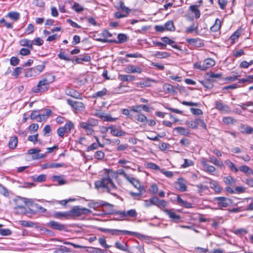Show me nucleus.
<instances>
[{"instance_id":"1","label":"nucleus","mask_w":253,"mask_h":253,"mask_svg":"<svg viewBox=\"0 0 253 253\" xmlns=\"http://www.w3.org/2000/svg\"><path fill=\"white\" fill-rule=\"evenodd\" d=\"M54 76H52L51 80H48L47 78L43 79L40 81L36 86L32 88V91L34 92H40L46 91L48 89L49 84L54 81Z\"/></svg>"},{"instance_id":"2","label":"nucleus","mask_w":253,"mask_h":253,"mask_svg":"<svg viewBox=\"0 0 253 253\" xmlns=\"http://www.w3.org/2000/svg\"><path fill=\"white\" fill-rule=\"evenodd\" d=\"M68 216L69 219L74 218L78 217L82 214H88L91 212V211L85 208H80V206H77L74 207L72 210L68 211Z\"/></svg>"},{"instance_id":"3","label":"nucleus","mask_w":253,"mask_h":253,"mask_svg":"<svg viewBox=\"0 0 253 253\" xmlns=\"http://www.w3.org/2000/svg\"><path fill=\"white\" fill-rule=\"evenodd\" d=\"M111 181V178L108 174L106 177H103L102 178L101 180H97L95 182V187L96 188H103L106 189L107 192L110 193L111 194L114 195V196H117V195L116 194L113 193L111 192L110 189L108 187V184Z\"/></svg>"},{"instance_id":"4","label":"nucleus","mask_w":253,"mask_h":253,"mask_svg":"<svg viewBox=\"0 0 253 253\" xmlns=\"http://www.w3.org/2000/svg\"><path fill=\"white\" fill-rule=\"evenodd\" d=\"M214 201H217V205L220 209L226 208L232 203V200L224 197H216L214 198Z\"/></svg>"},{"instance_id":"5","label":"nucleus","mask_w":253,"mask_h":253,"mask_svg":"<svg viewBox=\"0 0 253 253\" xmlns=\"http://www.w3.org/2000/svg\"><path fill=\"white\" fill-rule=\"evenodd\" d=\"M163 211L167 214L169 218L173 221L176 223H178L181 219V216L179 215L176 214L174 211V209H165Z\"/></svg>"},{"instance_id":"6","label":"nucleus","mask_w":253,"mask_h":253,"mask_svg":"<svg viewBox=\"0 0 253 253\" xmlns=\"http://www.w3.org/2000/svg\"><path fill=\"white\" fill-rule=\"evenodd\" d=\"M48 227L52 228L54 230H57L59 231L66 230V225L61 224L58 222L55 221H50L47 223Z\"/></svg>"},{"instance_id":"7","label":"nucleus","mask_w":253,"mask_h":253,"mask_svg":"<svg viewBox=\"0 0 253 253\" xmlns=\"http://www.w3.org/2000/svg\"><path fill=\"white\" fill-rule=\"evenodd\" d=\"M29 213L36 214L38 212L44 213L46 210L38 204H31V208H29Z\"/></svg>"},{"instance_id":"8","label":"nucleus","mask_w":253,"mask_h":253,"mask_svg":"<svg viewBox=\"0 0 253 253\" xmlns=\"http://www.w3.org/2000/svg\"><path fill=\"white\" fill-rule=\"evenodd\" d=\"M67 101L68 104L75 110L82 111L84 108V104L81 102L74 101L70 99H68Z\"/></svg>"},{"instance_id":"9","label":"nucleus","mask_w":253,"mask_h":253,"mask_svg":"<svg viewBox=\"0 0 253 253\" xmlns=\"http://www.w3.org/2000/svg\"><path fill=\"white\" fill-rule=\"evenodd\" d=\"M13 201L15 204L14 208H19V207L24 206V205L28 203L31 202L30 199L21 197H18L17 198L14 199Z\"/></svg>"},{"instance_id":"10","label":"nucleus","mask_w":253,"mask_h":253,"mask_svg":"<svg viewBox=\"0 0 253 253\" xmlns=\"http://www.w3.org/2000/svg\"><path fill=\"white\" fill-rule=\"evenodd\" d=\"M214 105H215V108L217 110H219L221 112L229 113L231 111L229 106L226 104H224L222 103L221 101H215Z\"/></svg>"},{"instance_id":"11","label":"nucleus","mask_w":253,"mask_h":253,"mask_svg":"<svg viewBox=\"0 0 253 253\" xmlns=\"http://www.w3.org/2000/svg\"><path fill=\"white\" fill-rule=\"evenodd\" d=\"M110 233H111L112 235H119V233H123L124 234H127L129 235H134L136 237H138L140 234L137 232H133L129 231L127 230H118V229H110Z\"/></svg>"},{"instance_id":"12","label":"nucleus","mask_w":253,"mask_h":253,"mask_svg":"<svg viewBox=\"0 0 253 253\" xmlns=\"http://www.w3.org/2000/svg\"><path fill=\"white\" fill-rule=\"evenodd\" d=\"M124 175L126 179H127L131 184H132L134 187L137 188V189H141L142 187L138 180L129 176L126 173H124Z\"/></svg>"},{"instance_id":"13","label":"nucleus","mask_w":253,"mask_h":253,"mask_svg":"<svg viewBox=\"0 0 253 253\" xmlns=\"http://www.w3.org/2000/svg\"><path fill=\"white\" fill-rule=\"evenodd\" d=\"M186 41L189 44L197 47H200L204 46V43L202 42V40L199 38L187 39Z\"/></svg>"},{"instance_id":"14","label":"nucleus","mask_w":253,"mask_h":253,"mask_svg":"<svg viewBox=\"0 0 253 253\" xmlns=\"http://www.w3.org/2000/svg\"><path fill=\"white\" fill-rule=\"evenodd\" d=\"M118 40H111V43H122L126 42L128 40V37L126 34H119L117 36Z\"/></svg>"},{"instance_id":"15","label":"nucleus","mask_w":253,"mask_h":253,"mask_svg":"<svg viewBox=\"0 0 253 253\" xmlns=\"http://www.w3.org/2000/svg\"><path fill=\"white\" fill-rule=\"evenodd\" d=\"M239 129L243 134H250L253 132V128L246 125H240Z\"/></svg>"},{"instance_id":"16","label":"nucleus","mask_w":253,"mask_h":253,"mask_svg":"<svg viewBox=\"0 0 253 253\" xmlns=\"http://www.w3.org/2000/svg\"><path fill=\"white\" fill-rule=\"evenodd\" d=\"M110 129H111V134L114 136H123L126 134V132L122 130L116 129L113 125L109 126Z\"/></svg>"},{"instance_id":"17","label":"nucleus","mask_w":253,"mask_h":253,"mask_svg":"<svg viewBox=\"0 0 253 253\" xmlns=\"http://www.w3.org/2000/svg\"><path fill=\"white\" fill-rule=\"evenodd\" d=\"M125 71L126 72L128 73H141L142 72V69L137 66H135L132 65H128L125 69Z\"/></svg>"},{"instance_id":"18","label":"nucleus","mask_w":253,"mask_h":253,"mask_svg":"<svg viewBox=\"0 0 253 253\" xmlns=\"http://www.w3.org/2000/svg\"><path fill=\"white\" fill-rule=\"evenodd\" d=\"M18 144V138L16 136H11L10 137L8 142L9 148L11 149H14Z\"/></svg>"},{"instance_id":"19","label":"nucleus","mask_w":253,"mask_h":253,"mask_svg":"<svg viewBox=\"0 0 253 253\" xmlns=\"http://www.w3.org/2000/svg\"><path fill=\"white\" fill-rule=\"evenodd\" d=\"M183 179L179 178L178 179L177 182H176L177 189L181 192H185L187 190L186 185L183 183Z\"/></svg>"},{"instance_id":"20","label":"nucleus","mask_w":253,"mask_h":253,"mask_svg":"<svg viewBox=\"0 0 253 253\" xmlns=\"http://www.w3.org/2000/svg\"><path fill=\"white\" fill-rule=\"evenodd\" d=\"M163 88L165 91H166L168 93H173L174 94L176 93V91L175 90V87L170 84H165L163 85Z\"/></svg>"},{"instance_id":"21","label":"nucleus","mask_w":253,"mask_h":253,"mask_svg":"<svg viewBox=\"0 0 253 253\" xmlns=\"http://www.w3.org/2000/svg\"><path fill=\"white\" fill-rule=\"evenodd\" d=\"M134 119L138 122L142 123L144 125L147 123L148 121L147 118L143 114L140 113L133 116Z\"/></svg>"},{"instance_id":"22","label":"nucleus","mask_w":253,"mask_h":253,"mask_svg":"<svg viewBox=\"0 0 253 253\" xmlns=\"http://www.w3.org/2000/svg\"><path fill=\"white\" fill-rule=\"evenodd\" d=\"M14 210L17 214H27L30 213L29 208L27 209L25 206L19 207V208H14Z\"/></svg>"},{"instance_id":"23","label":"nucleus","mask_w":253,"mask_h":253,"mask_svg":"<svg viewBox=\"0 0 253 253\" xmlns=\"http://www.w3.org/2000/svg\"><path fill=\"white\" fill-rule=\"evenodd\" d=\"M207 77L209 80L213 82L215 81L214 79V78L222 79V75L221 74H215L212 72L207 74Z\"/></svg>"},{"instance_id":"24","label":"nucleus","mask_w":253,"mask_h":253,"mask_svg":"<svg viewBox=\"0 0 253 253\" xmlns=\"http://www.w3.org/2000/svg\"><path fill=\"white\" fill-rule=\"evenodd\" d=\"M20 43L22 46H27L31 49H33V45L34 44V43L32 41L24 39L20 41Z\"/></svg>"},{"instance_id":"25","label":"nucleus","mask_w":253,"mask_h":253,"mask_svg":"<svg viewBox=\"0 0 253 253\" xmlns=\"http://www.w3.org/2000/svg\"><path fill=\"white\" fill-rule=\"evenodd\" d=\"M173 130H176L179 134L183 136H188L190 134L189 131L183 127H176L173 129Z\"/></svg>"},{"instance_id":"26","label":"nucleus","mask_w":253,"mask_h":253,"mask_svg":"<svg viewBox=\"0 0 253 253\" xmlns=\"http://www.w3.org/2000/svg\"><path fill=\"white\" fill-rule=\"evenodd\" d=\"M32 180L35 182H42L46 180V175L45 174H41L39 176L34 175L31 177Z\"/></svg>"},{"instance_id":"27","label":"nucleus","mask_w":253,"mask_h":253,"mask_svg":"<svg viewBox=\"0 0 253 253\" xmlns=\"http://www.w3.org/2000/svg\"><path fill=\"white\" fill-rule=\"evenodd\" d=\"M39 75L34 67L31 68L25 72V76L26 77H35Z\"/></svg>"},{"instance_id":"28","label":"nucleus","mask_w":253,"mask_h":253,"mask_svg":"<svg viewBox=\"0 0 253 253\" xmlns=\"http://www.w3.org/2000/svg\"><path fill=\"white\" fill-rule=\"evenodd\" d=\"M203 65L206 67V70L210 67L213 66L215 64V61L211 58H207L205 59L203 63Z\"/></svg>"},{"instance_id":"29","label":"nucleus","mask_w":253,"mask_h":253,"mask_svg":"<svg viewBox=\"0 0 253 253\" xmlns=\"http://www.w3.org/2000/svg\"><path fill=\"white\" fill-rule=\"evenodd\" d=\"M53 216H54V217L56 218H65L66 219H69V216H68V211L64 212H60V211L56 212L54 213Z\"/></svg>"},{"instance_id":"30","label":"nucleus","mask_w":253,"mask_h":253,"mask_svg":"<svg viewBox=\"0 0 253 253\" xmlns=\"http://www.w3.org/2000/svg\"><path fill=\"white\" fill-rule=\"evenodd\" d=\"M185 124L188 127L193 129H196L198 128V126L197 119H196L193 121H186Z\"/></svg>"},{"instance_id":"31","label":"nucleus","mask_w":253,"mask_h":253,"mask_svg":"<svg viewBox=\"0 0 253 253\" xmlns=\"http://www.w3.org/2000/svg\"><path fill=\"white\" fill-rule=\"evenodd\" d=\"M53 180L57 181L59 185H63L66 183V181L64 179L63 175H53L52 176Z\"/></svg>"},{"instance_id":"32","label":"nucleus","mask_w":253,"mask_h":253,"mask_svg":"<svg viewBox=\"0 0 253 253\" xmlns=\"http://www.w3.org/2000/svg\"><path fill=\"white\" fill-rule=\"evenodd\" d=\"M119 79L123 82L132 81L135 80V77L131 75H122L119 76Z\"/></svg>"},{"instance_id":"33","label":"nucleus","mask_w":253,"mask_h":253,"mask_svg":"<svg viewBox=\"0 0 253 253\" xmlns=\"http://www.w3.org/2000/svg\"><path fill=\"white\" fill-rule=\"evenodd\" d=\"M39 112V110H34L32 111L30 118L32 120H35L37 118H38V121L41 122L43 118H42V115L38 114V112Z\"/></svg>"},{"instance_id":"34","label":"nucleus","mask_w":253,"mask_h":253,"mask_svg":"<svg viewBox=\"0 0 253 253\" xmlns=\"http://www.w3.org/2000/svg\"><path fill=\"white\" fill-rule=\"evenodd\" d=\"M164 27L165 28V30L174 31L175 30L173 22L171 20L166 22L165 24Z\"/></svg>"},{"instance_id":"35","label":"nucleus","mask_w":253,"mask_h":253,"mask_svg":"<svg viewBox=\"0 0 253 253\" xmlns=\"http://www.w3.org/2000/svg\"><path fill=\"white\" fill-rule=\"evenodd\" d=\"M99 117L104 121H107V122H114L117 119V118H112L110 114H107L106 115L101 114V115H99Z\"/></svg>"},{"instance_id":"36","label":"nucleus","mask_w":253,"mask_h":253,"mask_svg":"<svg viewBox=\"0 0 253 253\" xmlns=\"http://www.w3.org/2000/svg\"><path fill=\"white\" fill-rule=\"evenodd\" d=\"M107 92V89L105 88H104L102 90L93 93L92 95V97L94 98H96L98 97L101 98L106 94Z\"/></svg>"},{"instance_id":"37","label":"nucleus","mask_w":253,"mask_h":253,"mask_svg":"<svg viewBox=\"0 0 253 253\" xmlns=\"http://www.w3.org/2000/svg\"><path fill=\"white\" fill-rule=\"evenodd\" d=\"M241 35V32L239 30L235 31L230 37L231 41V43L233 44L236 40H237Z\"/></svg>"},{"instance_id":"38","label":"nucleus","mask_w":253,"mask_h":253,"mask_svg":"<svg viewBox=\"0 0 253 253\" xmlns=\"http://www.w3.org/2000/svg\"><path fill=\"white\" fill-rule=\"evenodd\" d=\"M66 94L70 96L75 98H79L80 97L79 93L75 89H69L66 91Z\"/></svg>"},{"instance_id":"39","label":"nucleus","mask_w":253,"mask_h":253,"mask_svg":"<svg viewBox=\"0 0 253 253\" xmlns=\"http://www.w3.org/2000/svg\"><path fill=\"white\" fill-rule=\"evenodd\" d=\"M7 16L9 17L11 19L17 21L20 18V14L17 12H10L7 13Z\"/></svg>"},{"instance_id":"40","label":"nucleus","mask_w":253,"mask_h":253,"mask_svg":"<svg viewBox=\"0 0 253 253\" xmlns=\"http://www.w3.org/2000/svg\"><path fill=\"white\" fill-rule=\"evenodd\" d=\"M70 249L64 246H60V247L55 250L53 253H68Z\"/></svg>"},{"instance_id":"41","label":"nucleus","mask_w":253,"mask_h":253,"mask_svg":"<svg viewBox=\"0 0 253 253\" xmlns=\"http://www.w3.org/2000/svg\"><path fill=\"white\" fill-rule=\"evenodd\" d=\"M63 127L65 128L66 132L70 133L71 129L74 128V125L71 121H68Z\"/></svg>"},{"instance_id":"42","label":"nucleus","mask_w":253,"mask_h":253,"mask_svg":"<svg viewBox=\"0 0 253 253\" xmlns=\"http://www.w3.org/2000/svg\"><path fill=\"white\" fill-rule=\"evenodd\" d=\"M220 27V21L218 19H216L214 24L211 27V30L215 32L218 31Z\"/></svg>"},{"instance_id":"43","label":"nucleus","mask_w":253,"mask_h":253,"mask_svg":"<svg viewBox=\"0 0 253 253\" xmlns=\"http://www.w3.org/2000/svg\"><path fill=\"white\" fill-rule=\"evenodd\" d=\"M225 163L231 169V170H234L236 172L238 171V168L229 160H226L225 161Z\"/></svg>"},{"instance_id":"44","label":"nucleus","mask_w":253,"mask_h":253,"mask_svg":"<svg viewBox=\"0 0 253 253\" xmlns=\"http://www.w3.org/2000/svg\"><path fill=\"white\" fill-rule=\"evenodd\" d=\"M154 56L157 58H166L170 56V54L167 52L157 51L154 54Z\"/></svg>"},{"instance_id":"45","label":"nucleus","mask_w":253,"mask_h":253,"mask_svg":"<svg viewBox=\"0 0 253 253\" xmlns=\"http://www.w3.org/2000/svg\"><path fill=\"white\" fill-rule=\"evenodd\" d=\"M191 10L194 13L196 18H199L200 16V10L197 8V6L195 5L190 6Z\"/></svg>"},{"instance_id":"46","label":"nucleus","mask_w":253,"mask_h":253,"mask_svg":"<svg viewBox=\"0 0 253 253\" xmlns=\"http://www.w3.org/2000/svg\"><path fill=\"white\" fill-rule=\"evenodd\" d=\"M209 162L219 167L223 166V164L221 162H220L213 156L209 158Z\"/></svg>"},{"instance_id":"47","label":"nucleus","mask_w":253,"mask_h":253,"mask_svg":"<svg viewBox=\"0 0 253 253\" xmlns=\"http://www.w3.org/2000/svg\"><path fill=\"white\" fill-rule=\"evenodd\" d=\"M211 187L216 192H220L222 188L218 185V184L214 181L210 182Z\"/></svg>"},{"instance_id":"48","label":"nucleus","mask_w":253,"mask_h":253,"mask_svg":"<svg viewBox=\"0 0 253 253\" xmlns=\"http://www.w3.org/2000/svg\"><path fill=\"white\" fill-rule=\"evenodd\" d=\"M105 154L102 151H97L94 155V158L98 160H102L104 158Z\"/></svg>"},{"instance_id":"49","label":"nucleus","mask_w":253,"mask_h":253,"mask_svg":"<svg viewBox=\"0 0 253 253\" xmlns=\"http://www.w3.org/2000/svg\"><path fill=\"white\" fill-rule=\"evenodd\" d=\"M212 82L211 81H210L207 79V81H201V83L203 85V86L208 89H211L213 87V84H212Z\"/></svg>"},{"instance_id":"50","label":"nucleus","mask_w":253,"mask_h":253,"mask_svg":"<svg viewBox=\"0 0 253 253\" xmlns=\"http://www.w3.org/2000/svg\"><path fill=\"white\" fill-rule=\"evenodd\" d=\"M98 242L100 245L106 249H108L110 248L111 246L108 245L106 244V240L105 238H100L98 239Z\"/></svg>"},{"instance_id":"51","label":"nucleus","mask_w":253,"mask_h":253,"mask_svg":"<svg viewBox=\"0 0 253 253\" xmlns=\"http://www.w3.org/2000/svg\"><path fill=\"white\" fill-rule=\"evenodd\" d=\"M72 8L78 13H80L84 10V7L77 2L74 3Z\"/></svg>"},{"instance_id":"52","label":"nucleus","mask_w":253,"mask_h":253,"mask_svg":"<svg viewBox=\"0 0 253 253\" xmlns=\"http://www.w3.org/2000/svg\"><path fill=\"white\" fill-rule=\"evenodd\" d=\"M115 247L120 250H122V251H127V244H126L125 245H123L122 244H121L120 242H116L115 243Z\"/></svg>"},{"instance_id":"53","label":"nucleus","mask_w":253,"mask_h":253,"mask_svg":"<svg viewBox=\"0 0 253 253\" xmlns=\"http://www.w3.org/2000/svg\"><path fill=\"white\" fill-rule=\"evenodd\" d=\"M58 57L60 59L64 60H65L66 61H72L73 62H74V61H73V59H72L71 58L67 57V56H66L65 55V52H60V53H59L58 54Z\"/></svg>"},{"instance_id":"54","label":"nucleus","mask_w":253,"mask_h":253,"mask_svg":"<svg viewBox=\"0 0 253 253\" xmlns=\"http://www.w3.org/2000/svg\"><path fill=\"white\" fill-rule=\"evenodd\" d=\"M125 214L126 217V216H128L131 217H136L137 213L134 209H132L127 211V212L125 211Z\"/></svg>"},{"instance_id":"55","label":"nucleus","mask_w":253,"mask_h":253,"mask_svg":"<svg viewBox=\"0 0 253 253\" xmlns=\"http://www.w3.org/2000/svg\"><path fill=\"white\" fill-rule=\"evenodd\" d=\"M20 224L24 227H33L34 223L31 221H28L26 220L19 221Z\"/></svg>"},{"instance_id":"56","label":"nucleus","mask_w":253,"mask_h":253,"mask_svg":"<svg viewBox=\"0 0 253 253\" xmlns=\"http://www.w3.org/2000/svg\"><path fill=\"white\" fill-rule=\"evenodd\" d=\"M146 168L147 169H154V170H160V167L154 163H148L146 164Z\"/></svg>"},{"instance_id":"57","label":"nucleus","mask_w":253,"mask_h":253,"mask_svg":"<svg viewBox=\"0 0 253 253\" xmlns=\"http://www.w3.org/2000/svg\"><path fill=\"white\" fill-rule=\"evenodd\" d=\"M161 41L163 42H164V43H165L166 45L167 44L171 45L175 43V42L174 41L170 40L167 37H162L161 38Z\"/></svg>"},{"instance_id":"58","label":"nucleus","mask_w":253,"mask_h":253,"mask_svg":"<svg viewBox=\"0 0 253 253\" xmlns=\"http://www.w3.org/2000/svg\"><path fill=\"white\" fill-rule=\"evenodd\" d=\"M223 181L227 185H230L232 182H235L234 179L231 176L224 177Z\"/></svg>"},{"instance_id":"59","label":"nucleus","mask_w":253,"mask_h":253,"mask_svg":"<svg viewBox=\"0 0 253 253\" xmlns=\"http://www.w3.org/2000/svg\"><path fill=\"white\" fill-rule=\"evenodd\" d=\"M20 62V60L18 58L13 56L11 57L10 59V63L11 65L15 66L17 65Z\"/></svg>"},{"instance_id":"60","label":"nucleus","mask_w":253,"mask_h":253,"mask_svg":"<svg viewBox=\"0 0 253 253\" xmlns=\"http://www.w3.org/2000/svg\"><path fill=\"white\" fill-rule=\"evenodd\" d=\"M158 191V187L157 184H153L149 188V192L152 194H155L157 193Z\"/></svg>"},{"instance_id":"61","label":"nucleus","mask_w":253,"mask_h":253,"mask_svg":"<svg viewBox=\"0 0 253 253\" xmlns=\"http://www.w3.org/2000/svg\"><path fill=\"white\" fill-rule=\"evenodd\" d=\"M57 132L59 137L63 138L65 132H66V131L65 130V128H64V127L63 126L59 127L57 129Z\"/></svg>"},{"instance_id":"62","label":"nucleus","mask_w":253,"mask_h":253,"mask_svg":"<svg viewBox=\"0 0 253 253\" xmlns=\"http://www.w3.org/2000/svg\"><path fill=\"white\" fill-rule=\"evenodd\" d=\"M197 29H198V26L195 25L194 24H193L190 26H189V27L186 28V29L185 30V33H190L195 30H197Z\"/></svg>"},{"instance_id":"63","label":"nucleus","mask_w":253,"mask_h":253,"mask_svg":"<svg viewBox=\"0 0 253 253\" xmlns=\"http://www.w3.org/2000/svg\"><path fill=\"white\" fill-rule=\"evenodd\" d=\"M23 67H18L16 68L13 71L12 75L14 77H17L22 73Z\"/></svg>"},{"instance_id":"64","label":"nucleus","mask_w":253,"mask_h":253,"mask_svg":"<svg viewBox=\"0 0 253 253\" xmlns=\"http://www.w3.org/2000/svg\"><path fill=\"white\" fill-rule=\"evenodd\" d=\"M89 250L91 253H104V250L100 248L90 247Z\"/></svg>"}]
</instances>
